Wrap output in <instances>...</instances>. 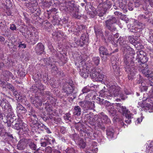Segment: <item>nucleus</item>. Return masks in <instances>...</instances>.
<instances>
[{"label":"nucleus","instance_id":"20","mask_svg":"<svg viewBox=\"0 0 153 153\" xmlns=\"http://www.w3.org/2000/svg\"><path fill=\"white\" fill-rule=\"evenodd\" d=\"M111 64L114 74L117 76H118L120 74V70L119 67L117 66V62H116V61H112Z\"/></svg>","mask_w":153,"mask_h":153},{"label":"nucleus","instance_id":"55","mask_svg":"<svg viewBox=\"0 0 153 153\" xmlns=\"http://www.w3.org/2000/svg\"><path fill=\"white\" fill-rule=\"evenodd\" d=\"M76 129L78 131L82 130V125L81 123H78L75 126Z\"/></svg>","mask_w":153,"mask_h":153},{"label":"nucleus","instance_id":"33","mask_svg":"<svg viewBox=\"0 0 153 153\" xmlns=\"http://www.w3.org/2000/svg\"><path fill=\"white\" fill-rule=\"evenodd\" d=\"M100 54L102 55H108L109 54L108 52L107 49L103 46H101L99 48Z\"/></svg>","mask_w":153,"mask_h":153},{"label":"nucleus","instance_id":"18","mask_svg":"<svg viewBox=\"0 0 153 153\" xmlns=\"http://www.w3.org/2000/svg\"><path fill=\"white\" fill-rule=\"evenodd\" d=\"M88 35L87 33L83 34L79 40V43H77V45L82 46L84 44L88 42Z\"/></svg>","mask_w":153,"mask_h":153},{"label":"nucleus","instance_id":"46","mask_svg":"<svg viewBox=\"0 0 153 153\" xmlns=\"http://www.w3.org/2000/svg\"><path fill=\"white\" fill-rule=\"evenodd\" d=\"M42 75H39L38 74H35L33 76V78L35 81H37L39 79H41V77L42 78Z\"/></svg>","mask_w":153,"mask_h":153},{"label":"nucleus","instance_id":"26","mask_svg":"<svg viewBox=\"0 0 153 153\" xmlns=\"http://www.w3.org/2000/svg\"><path fill=\"white\" fill-rule=\"evenodd\" d=\"M85 117L87 118L89 117L88 121L89 123L92 126L95 125V121L96 120V119L97 118V116H95L94 117H90L89 114H86Z\"/></svg>","mask_w":153,"mask_h":153},{"label":"nucleus","instance_id":"57","mask_svg":"<svg viewBox=\"0 0 153 153\" xmlns=\"http://www.w3.org/2000/svg\"><path fill=\"white\" fill-rule=\"evenodd\" d=\"M6 5L8 7L10 8V7H12V3L10 0H6Z\"/></svg>","mask_w":153,"mask_h":153},{"label":"nucleus","instance_id":"50","mask_svg":"<svg viewBox=\"0 0 153 153\" xmlns=\"http://www.w3.org/2000/svg\"><path fill=\"white\" fill-rule=\"evenodd\" d=\"M37 123H36L34 124L33 122L30 123V126L32 128V131L35 130H36V127L37 126Z\"/></svg>","mask_w":153,"mask_h":153},{"label":"nucleus","instance_id":"14","mask_svg":"<svg viewBox=\"0 0 153 153\" xmlns=\"http://www.w3.org/2000/svg\"><path fill=\"white\" fill-rule=\"evenodd\" d=\"M111 33V32H109L108 31H105V36H108V42H110L114 45V47H116L118 46V41H117V40H116L114 38H112V36L109 34Z\"/></svg>","mask_w":153,"mask_h":153},{"label":"nucleus","instance_id":"17","mask_svg":"<svg viewBox=\"0 0 153 153\" xmlns=\"http://www.w3.org/2000/svg\"><path fill=\"white\" fill-rule=\"evenodd\" d=\"M97 143L93 141L91 143V146L87 151L86 153H96L98 151V148L96 147Z\"/></svg>","mask_w":153,"mask_h":153},{"label":"nucleus","instance_id":"56","mask_svg":"<svg viewBox=\"0 0 153 153\" xmlns=\"http://www.w3.org/2000/svg\"><path fill=\"white\" fill-rule=\"evenodd\" d=\"M38 97H31L30 100L31 102L34 105L35 103L36 100V98H38Z\"/></svg>","mask_w":153,"mask_h":153},{"label":"nucleus","instance_id":"19","mask_svg":"<svg viewBox=\"0 0 153 153\" xmlns=\"http://www.w3.org/2000/svg\"><path fill=\"white\" fill-rule=\"evenodd\" d=\"M100 119H102L103 123L106 124H108L111 123L110 119L108 118V116L104 114L103 112H101L99 115Z\"/></svg>","mask_w":153,"mask_h":153},{"label":"nucleus","instance_id":"35","mask_svg":"<svg viewBox=\"0 0 153 153\" xmlns=\"http://www.w3.org/2000/svg\"><path fill=\"white\" fill-rule=\"evenodd\" d=\"M16 99L19 102H22L24 104L27 103V102H28L26 98L24 96H22L20 95Z\"/></svg>","mask_w":153,"mask_h":153},{"label":"nucleus","instance_id":"3","mask_svg":"<svg viewBox=\"0 0 153 153\" xmlns=\"http://www.w3.org/2000/svg\"><path fill=\"white\" fill-rule=\"evenodd\" d=\"M129 52H127L124 57V62L125 64L126 71L129 72L128 78L129 80H131L134 78L135 74L137 71V67L135 66L132 59L131 61V57L129 55Z\"/></svg>","mask_w":153,"mask_h":153},{"label":"nucleus","instance_id":"28","mask_svg":"<svg viewBox=\"0 0 153 153\" xmlns=\"http://www.w3.org/2000/svg\"><path fill=\"white\" fill-rule=\"evenodd\" d=\"M107 111L108 112L109 115L111 117H114L117 114V111L113 105L111 108H107Z\"/></svg>","mask_w":153,"mask_h":153},{"label":"nucleus","instance_id":"4","mask_svg":"<svg viewBox=\"0 0 153 153\" xmlns=\"http://www.w3.org/2000/svg\"><path fill=\"white\" fill-rule=\"evenodd\" d=\"M97 2H101L98 5L96 15L100 16H103L105 13L108 9H110L111 5V3L108 0H96Z\"/></svg>","mask_w":153,"mask_h":153},{"label":"nucleus","instance_id":"41","mask_svg":"<svg viewBox=\"0 0 153 153\" xmlns=\"http://www.w3.org/2000/svg\"><path fill=\"white\" fill-rule=\"evenodd\" d=\"M146 151L148 153H153V145L152 143L146 147Z\"/></svg>","mask_w":153,"mask_h":153},{"label":"nucleus","instance_id":"9","mask_svg":"<svg viewBox=\"0 0 153 153\" xmlns=\"http://www.w3.org/2000/svg\"><path fill=\"white\" fill-rule=\"evenodd\" d=\"M139 67V71H141L145 76L148 78L153 77V71L148 68L146 64L143 65H141Z\"/></svg>","mask_w":153,"mask_h":153},{"label":"nucleus","instance_id":"24","mask_svg":"<svg viewBox=\"0 0 153 153\" xmlns=\"http://www.w3.org/2000/svg\"><path fill=\"white\" fill-rule=\"evenodd\" d=\"M50 59L47 58L46 59H45V61H46V64L47 65H51V66H53V67L51 68V71L52 72L56 73H58L57 72L58 69L57 67L53 65L52 64H51V62L49 60Z\"/></svg>","mask_w":153,"mask_h":153},{"label":"nucleus","instance_id":"42","mask_svg":"<svg viewBox=\"0 0 153 153\" xmlns=\"http://www.w3.org/2000/svg\"><path fill=\"white\" fill-rule=\"evenodd\" d=\"M42 101L38 97L36 98V100L34 104V106L37 107L39 106H41L42 105Z\"/></svg>","mask_w":153,"mask_h":153},{"label":"nucleus","instance_id":"51","mask_svg":"<svg viewBox=\"0 0 153 153\" xmlns=\"http://www.w3.org/2000/svg\"><path fill=\"white\" fill-rule=\"evenodd\" d=\"M44 126H45V125L42 123H37V127L38 128L41 130L44 131L45 128Z\"/></svg>","mask_w":153,"mask_h":153},{"label":"nucleus","instance_id":"54","mask_svg":"<svg viewBox=\"0 0 153 153\" xmlns=\"http://www.w3.org/2000/svg\"><path fill=\"white\" fill-rule=\"evenodd\" d=\"M44 140V138H41L40 140V143L41 144V146L42 147H45L47 145V142L46 141H43V140Z\"/></svg>","mask_w":153,"mask_h":153},{"label":"nucleus","instance_id":"36","mask_svg":"<svg viewBox=\"0 0 153 153\" xmlns=\"http://www.w3.org/2000/svg\"><path fill=\"white\" fill-rule=\"evenodd\" d=\"M149 37L148 38L147 40L149 42L153 43V30H149Z\"/></svg>","mask_w":153,"mask_h":153},{"label":"nucleus","instance_id":"11","mask_svg":"<svg viewBox=\"0 0 153 153\" xmlns=\"http://www.w3.org/2000/svg\"><path fill=\"white\" fill-rule=\"evenodd\" d=\"M144 52L142 51H138L137 52V56L136 58V60L138 62H141L143 64V65H144L145 63L147 62L148 61L147 58L145 56V54H144Z\"/></svg>","mask_w":153,"mask_h":153},{"label":"nucleus","instance_id":"39","mask_svg":"<svg viewBox=\"0 0 153 153\" xmlns=\"http://www.w3.org/2000/svg\"><path fill=\"white\" fill-rule=\"evenodd\" d=\"M137 37L136 36H130L128 37V39L129 41L132 44H134V43H136L137 40L136 39Z\"/></svg>","mask_w":153,"mask_h":153},{"label":"nucleus","instance_id":"6","mask_svg":"<svg viewBox=\"0 0 153 153\" xmlns=\"http://www.w3.org/2000/svg\"><path fill=\"white\" fill-rule=\"evenodd\" d=\"M68 11L74 17L79 19L81 18L82 15L78 11V8L77 6H76L73 1H69L67 3Z\"/></svg>","mask_w":153,"mask_h":153},{"label":"nucleus","instance_id":"61","mask_svg":"<svg viewBox=\"0 0 153 153\" xmlns=\"http://www.w3.org/2000/svg\"><path fill=\"white\" fill-rule=\"evenodd\" d=\"M13 93L14 95L16 97V99L19 97L20 95L19 94L16 90L14 89V91H13Z\"/></svg>","mask_w":153,"mask_h":153},{"label":"nucleus","instance_id":"10","mask_svg":"<svg viewBox=\"0 0 153 153\" xmlns=\"http://www.w3.org/2000/svg\"><path fill=\"white\" fill-rule=\"evenodd\" d=\"M0 105L2 107L3 110L8 113L12 112V109L9 102L6 99L3 98L0 100Z\"/></svg>","mask_w":153,"mask_h":153},{"label":"nucleus","instance_id":"30","mask_svg":"<svg viewBox=\"0 0 153 153\" xmlns=\"http://www.w3.org/2000/svg\"><path fill=\"white\" fill-rule=\"evenodd\" d=\"M94 30L95 33L97 37H101L102 39L104 38L103 32L101 28L95 27Z\"/></svg>","mask_w":153,"mask_h":153},{"label":"nucleus","instance_id":"43","mask_svg":"<svg viewBox=\"0 0 153 153\" xmlns=\"http://www.w3.org/2000/svg\"><path fill=\"white\" fill-rule=\"evenodd\" d=\"M102 102H105V108L107 110L108 107V108H111V107L112 106L114 105L113 104H111V103L107 100L105 101L104 99H102Z\"/></svg>","mask_w":153,"mask_h":153},{"label":"nucleus","instance_id":"60","mask_svg":"<svg viewBox=\"0 0 153 153\" xmlns=\"http://www.w3.org/2000/svg\"><path fill=\"white\" fill-rule=\"evenodd\" d=\"M148 1L149 2L151 6L152 7H153V0H144V2L146 3V4L147 2Z\"/></svg>","mask_w":153,"mask_h":153},{"label":"nucleus","instance_id":"64","mask_svg":"<svg viewBox=\"0 0 153 153\" xmlns=\"http://www.w3.org/2000/svg\"><path fill=\"white\" fill-rule=\"evenodd\" d=\"M18 47L21 48H25L26 47V45L24 43H22L21 42H20L19 43Z\"/></svg>","mask_w":153,"mask_h":153},{"label":"nucleus","instance_id":"44","mask_svg":"<svg viewBox=\"0 0 153 153\" xmlns=\"http://www.w3.org/2000/svg\"><path fill=\"white\" fill-rule=\"evenodd\" d=\"M64 119L66 121L68 120L70 121H71V114L69 113H66L65 115L63 116Z\"/></svg>","mask_w":153,"mask_h":153},{"label":"nucleus","instance_id":"22","mask_svg":"<svg viewBox=\"0 0 153 153\" xmlns=\"http://www.w3.org/2000/svg\"><path fill=\"white\" fill-rule=\"evenodd\" d=\"M149 12H146L143 14L139 15L138 16V19L140 21H146L148 22L149 20V15H148Z\"/></svg>","mask_w":153,"mask_h":153},{"label":"nucleus","instance_id":"45","mask_svg":"<svg viewBox=\"0 0 153 153\" xmlns=\"http://www.w3.org/2000/svg\"><path fill=\"white\" fill-rule=\"evenodd\" d=\"M28 145L30 148L32 150H35L36 149V145L33 142H31L29 143Z\"/></svg>","mask_w":153,"mask_h":153},{"label":"nucleus","instance_id":"31","mask_svg":"<svg viewBox=\"0 0 153 153\" xmlns=\"http://www.w3.org/2000/svg\"><path fill=\"white\" fill-rule=\"evenodd\" d=\"M118 40L119 44L120 45L122 46V47L125 49H126L127 46H128L126 43V41L123 38L120 37Z\"/></svg>","mask_w":153,"mask_h":153},{"label":"nucleus","instance_id":"8","mask_svg":"<svg viewBox=\"0 0 153 153\" xmlns=\"http://www.w3.org/2000/svg\"><path fill=\"white\" fill-rule=\"evenodd\" d=\"M74 89V85L72 80L68 82H66L63 86V90L64 92L66 93L67 96L72 94Z\"/></svg>","mask_w":153,"mask_h":153},{"label":"nucleus","instance_id":"29","mask_svg":"<svg viewBox=\"0 0 153 153\" xmlns=\"http://www.w3.org/2000/svg\"><path fill=\"white\" fill-rule=\"evenodd\" d=\"M114 131L111 127L108 128L106 129V134L108 138H112L114 135Z\"/></svg>","mask_w":153,"mask_h":153},{"label":"nucleus","instance_id":"27","mask_svg":"<svg viewBox=\"0 0 153 153\" xmlns=\"http://www.w3.org/2000/svg\"><path fill=\"white\" fill-rule=\"evenodd\" d=\"M143 99V101L146 100L147 102H148L152 104V105H150L149 106V112H153V97H151L150 98H147L146 99Z\"/></svg>","mask_w":153,"mask_h":153},{"label":"nucleus","instance_id":"47","mask_svg":"<svg viewBox=\"0 0 153 153\" xmlns=\"http://www.w3.org/2000/svg\"><path fill=\"white\" fill-rule=\"evenodd\" d=\"M28 120L30 123L33 122V123L35 124L37 123L38 118L36 116V118L32 117V119H31V117H29L28 118Z\"/></svg>","mask_w":153,"mask_h":153},{"label":"nucleus","instance_id":"23","mask_svg":"<svg viewBox=\"0 0 153 153\" xmlns=\"http://www.w3.org/2000/svg\"><path fill=\"white\" fill-rule=\"evenodd\" d=\"M22 119L19 118L17 120V123L15 124L14 126V127L15 129L20 130L23 123H24L22 122L23 120Z\"/></svg>","mask_w":153,"mask_h":153},{"label":"nucleus","instance_id":"58","mask_svg":"<svg viewBox=\"0 0 153 153\" xmlns=\"http://www.w3.org/2000/svg\"><path fill=\"white\" fill-rule=\"evenodd\" d=\"M52 152V149L51 147L48 146L45 149V153H51Z\"/></svg>","mask_w":153,"mask_h":153},{"label":"nucleus","instance_id":"38","mask_svg":"<svg viewBox=\"0 0 153 153\" xmlns=\"http://www.w3.org/2000/svg\"><path fill=\"white\" fill-rule=\"evenodd\" d=\"M44 140L46 141L47 145L52 144L55 141V140L53 138L52 139H49L47 136H45L44 138Z\"/></svg>","mask_w":153,"mask_h":153},{"label":"nucleus","instance_id":"59","mask_svg":"<svg viewBox=\"0 0 153 153\" xmlns=\"http://www.w3.org/2000/svg\"><path fill=\"white\" fill-rule=\"evenodd\" d=\"M140 31V28L137 27H135L132 29V31L134 32H139Z\"/></svg>","mask_w":153,"mask_h":153},{"label":"nucleus","instance_id":"62","mask_svg":"<svg viewBox=\"0 0 153 153\" xmlns=\"http://www.w3.org/2000/svg\"><path fill=\"white\" fill-rule=\"evenodd\" d=\"M82 92L83 93H87L88 92L90 91V90L89 88H88L87 87H85L82 89Z\"/></svg>","mask_w":153,"mask_h":153},{"label":"nucleus","instance_id":"63","mask_svg":"<svg viewBox=\"0 0 153 153\" xmlns=\"http://www.w3.org/2000/svg\"><path fill=\"white\" fill-rule=\"evenodd\" d=\"M10 28L12 30H16V27L14 24L10 25Z\"/></svg>","mask_w":153,"mask_h":153},{"label":"nucleus","instance_id":"48","mask_svg":"<svg viewBox=\"0 0 153 153\" xmlns=\"http://www.w3.org/2000/svg\"><path fill=\"white\" fill-rule=\"evenodd\" d=\"M93 61L95 65H98L99 64L100 61V59L99 57H93Z\"/></svg>","mask_w":153,"mask_h":153},{"label":"nucleus","instance_id":"15","mask_svg":"<svg viewBox=\"0 0 153 153\" xmlns=\"http://www.w3.org/2000/svg\"><path fill=\"white\" fill-rule=\"evenodd\" d=\"M79 105L84 108L89 109L94 108V104L88 101L84 100L79 102Z\"/></svg>","mask_w":153,"mask_h":153},{"label":"nucleus","instance_id":"12","mask_svg":"<svg viewBox=\"0 0 153 153\" xmlns=\"http://www.w3.org/2000/svg\"><path fill=\"white\" fill-rule=\"evenodd\" d=\"M27 109L21 104L18 103L16 105V112L19 119H23L24 115L27 112Z\"/></svg>","mask_w":153,"mask_h":153},{"label":"nucleus","instance_id":"25","mask_svg":"<svg viewBox=\"0 0 153 153\" xmlns=\"http://www.w3.org/2000/svg\"><path fill=\"white\" fill-rule=\"evenodd\" d=\"M73 113L74 115L79 116L81 114V109L79 106H75L72 110Z\"/></svg>","mask_w":153,"mask_h":153},{"label":"nucleus","instance_id":"49","mask_svg":"<svg viewBox=\"0 0 153 153\" xmlns=\"http://www.w3.org/2000/svg\"><path fill=\"white\" fill-rule=\"evenodd\" d=\"M66 1L65 0H62V2H60L59 5V7L60 8V9H61V7H62V9H65V6L66 5Z\"/></svg>","mask_w":153,"mask_h":153},{"label":"nucleus","instance_id":"16","mask_svg":"<svg viewBox=\"0 0 153 153\" xmlns=\"http://www.w3.org/2000/svg\"><path fill=\"white\" fill-rule=\"evenodd\" d=\"M95 126L96 129L98 131H99L101 129L102 130H104L105 129L103 122L99 118V117H97L96 119Z\"/></svg>","mask_w":153,"mask_h":153},{"label":"nucleus","instance_id":"1","mask_svg":"<svg viewBox=\"0 0 153 153\" xmlns=\"http://www.w3.org/2000/svg\"><path fill=\"white\" fill-rule=\"evenodd\" d=\"M80 68L79 74L84 78H87L89 74L94 80L101 81L104 78V75L101 73V69L99 67L90 68L86 66L85 62L82 61L80 62L79 67Z\"/></svg>","mask_w":153,"mask_h":153},{"label":"nucleus","instance_id":"40","mask_svg":"<svg viewBox=\"0 0 153 153\" xmlns=\"http://www.w3.org/2000/svg\"><path fill=\"white\" fill-rule=\"evenodd\" d=\"M78 144L79 147L80 148L84 149L85 147V143L83 140L81 139H79L78 142Z\"/></svg>","mask_w":153,"mask_h":153},{"label":"nucleus","instance_id":"21","mask_svg":"<svg viewBox=\"0 0 153 153\" xmlns=\"http://www.w3.org/2000/svg\"><path fill=\"white\" fill-rule=\"evenodd\" d=\"M35 49L36 53L41 54L44 52V46L42 43H39L36 46Z\"/></svg>","mask_w":153,"mask_h":153},{"label":"nucleus","instance_id":"37","mask_svg":"<svg viewBox=\"0 0 153 153\" xmlns=\"http://www.w3.org/2000/svg\"><path fill=\"white\" fill-rule=\"evenodd\" d=\"M29 131L27 125L25 123H23L22 128L20 130L21 132H24V133L26 134Z\"/></svg>","mask_w":153,"mask_h":153},{"label":"nucleus","instance_id":"7","mask_svg":"<svg viewBox=\"0 0 153 153\" xmlns=\"http://www.w3.org/2000/svg\"><path fill=\"white\" fill-rule=\"evenodd\" d=\"M116 18L113 16H110L108 19L105 21V25L107 29L111 31L114 32L116 30V28L114 26V24L117 23Z\"/></svg>","mask_w":153,"mask_h":153},{"label":"nucleus","instance_id":"13","mask_svg":"<svg viewBox=\"0 0 153 153\" xmlns=\"http://www.w3.org/2000/svg\"><path fill=\"white\" fill-rule=\"evenodd\" d=\"M45 87L42 84L40 83L37 84L36 87L35 86H32L30 90L31 91L34 93L38 92L39 93H40L42 95V91L45 90Z\"/></svg>","mask_w":153,"mask_h":153},{"label":"nucleus","instance_id":"2","mask_svg":"<svg viewBox=\"0 0 153 153\" xmlns=\"http://www.w3.org/2000/svg\"><path fill=\"white\" fill-rule=\"evenodd\" d=\"M113 96L114 97L119 96L121 98V99H117L116 100L117 101H120L121 99L124 100L126 97L124 94L121 93L120 87L114 85L110 86L109 92L102 90L100 92V96L105 99H111Z\"/></svg>","mask_w":153,"mask_h":153},{"label":"nucleus","instance_id":"34","mask_svg":"<svg viewBox=\"0 0 153 153\" xmlns=\"http://www.w3.org/2000/svg\"><path fill=\"white\" fill-rule=\"evenodd\" d=\"M126 49L127 50V52H129V55L131 57V58H134V55H135V53L133 48H131L129 46L126 47Z\"/></svg>","mask_w":153,"mask_h":153},{"label":"nucleus","instance_id":"53","mask_svg":"<svg viewBox=\"0 0 153 153\" xmlns=\"http://www.w3.org/2000/svg\"><path fill=\"white\" fill-rule=\"evenodd\" d=\"M6 87L11 90L12 91H14V88L12 85L10 84H6Z\"/></svg>","mask_w":153,"mask_h":153},{"label":"nucleus","instance_id":"52","mask_svg":"<svg viewBox=\"0 0 153 153\" xmlns=\"http://www.w3.org/2000/svg\"><path fill=\"white\" fill-rule=\"evenodd\" d=\"M65 152L66 153H75V150L73 148H68Z\"/></svg>","mask_w":153,"mask_h":153},{"label":"nucleus","instance_id":"32","mask_svg":"<svg viewBox=\"0 0 153 153\" xmlns=\"http://www.w3.org/2000/svg\"><path fill=\"white\" fill-rule=\"evenodd\" d=\"M17 147L18 149L20 150L25 149L26 147L25 143L24 141H19L17 144Z\"/></svg>","mask_w":153,"mask_h":153},{"label":"nucleus","instance_id":"5","mask_svg":"<svg viewBox=\"0 0 153 153\" xmlns=\"http://www.w3.org/2000/svg\"><path fill=\"white\" fill-rule=\"evenodd\" d=\"M115 106L119 112L125 116V122L127 124L130 123L131 122V119L133 118V115L130 113L129 110L126 109L125 107L123 106L120 103H116Z\"/></svg>","mask_w":153,"mask_h":153}]
</instances>
